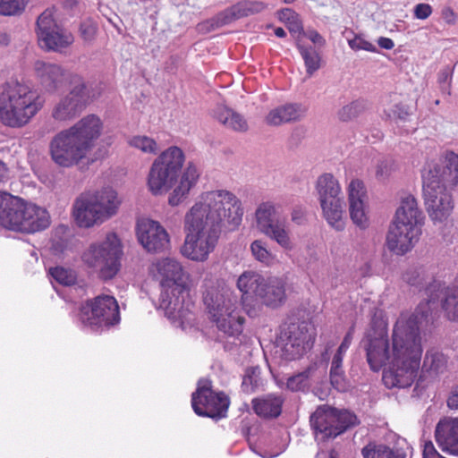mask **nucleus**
Instances as JSON below:
<instances>
[{
	"mask_svg": "<svg viewBox=\"0 0 458 458\" xmlns=\"http://www.w3.org/2000/svg\"><path fill=\"white\" fill-rule=\"evenodd\" d=\"M32 203L21 198L0 191V224L3 227L24 233L23 223L26 216L32 212Z\"/></svg>",
	"mask_w": 458,
	"mask_h": 458,
	"instance_id": "18",
	"label": "nucleus"
},
{
	"mask_svg": "<svg viewBox=\"0 0 458 458\" xmlns=\"http://www.w3.org/2000/svg\"><path fill=\"white\" fill-rule=\"evenodd\" d=\"M447 363L445 356L436 350H429L427 352L424 359L423 366L435 373L442 371Z\"/></svg>",
	"mask_w": 458,
	"mask_h": 458,
	"instance_id": "38",
	"label": "nucleus"
},
{
	"mask_svg": "<svg viewBox=\"0 0 458 458\" xmlns=\"http://www.w3.org/2000/svg\"><path fill=\"white\" fill-rule=\"evenodd\" d=\"M345 352L340 350H336L331 361L330 367V381L332 386L337 390H344L345 388V377L344 371L343 369V360Z\"/></svg>",
	"mask_w": 458,
	"mask_h": 458,
	"instance_id": "33",
	"label": "nucleus"
},
{
	"mask_svg": "<svg viewBox=\"0 0 458 458\" xmlns=\"http://www.w3.org/2000/svg\"><path fill=\"white\" fill-rule=\"evenodd\" d=\"M128 144L144 154L156 155L159 150L157 140L147 135H135L129 139Z\"/></svg>",
	"mask_w": 458,
	"mask_h": 458,
	"instance_id": "37",
	"label": "nucleus"
},
{
	"mask_svg": "<svg viewBox=\"0 0 458 458\" xmlns=\"http://www.w3.org/2000/svg\"><path fill=\"white\" fill-rule=\"evenodd\" d=\"M25 6V0H0V14L17 15L24 11Z\"/></svg>",
	"mask_w": 458,
	"mask_h": 458,
	"instance_id": "42",
	"label": "nucleus"
},
{
	"mask_svg": "<svg viewBox=\"0 0 458 458\" xmlns=\"http://www.w3.org/2000/svg\"><path fill=\"white\" fill-rule=\"evenodd\" d=\"M403 280L412 286H420L425 281V270L421 267H411L403 275Z\"/></svg>",
	"mask_w": 458,
	"mask_h": 458,
	"instance_id": "44",
	"label": "nucleus"
},
{
	"mask_svg": "<svg viewBox=\"0 0 458 458\" xmlns=\"http://www.w3.org/2000/svg\"><path fill=\"white\" fill-rule=\"evenodd\" d=\"M447 405L451 409H458V386L452 389L447 400Z\"/></svg>",
	"mask_w": 458,
	"mask_h": 458,
	"instance_id": "55",
	"label": "nucleus"
},
{
	"mask_svg": "<svg viewBox=\"0 0 458 458\" xmlns=\"http://www.w3.org/2000/svg\"><path fill=\"white\" fill-rule=\"evenodd\" d=\"M366 198V190L362 181L353 179L348 186L349 204L354 202H364Z\"/></svg>",
	"mask_w": 458,
	"mask_h": 458,
	"instance_id": "41",
	"label": "nucleus"
},
{
	"mask_svg": "<svg viewBox=\"0 0 458 458\" xmlns=\"http://www.w3.org/2000/svg\"><path fill=\"white\" fill-rule=\"evenodd\" d=\"M312 326L305 321L291 323L281 330L276 342V352L286 360L301 358L312 347L310 329Z\"/></svg>",
	"mask_w": 458,
	"mask_h": 458,
	"instance_id": "12",
	"label": "nucleus"
},
{
	"mask_svg": "<svg viewBox=\"0 0 458 458\" xmlns=\"http://www.w3.org/2000/svg\"><path fill=\"white\" fill-rule=\"evenodd\" d=\"M328 458H338L337 457V453L335 452L334 450H332L330 453H329V456Z\"/></svg>",
	"mask_w": 458,
	"mask_h": 458,
	"instance_id": "62",
	"label": "nucleus"
},
{
	"mask_svg": "<svg viewBox=\"0 0 458 458\" xmlns=\"http://www.w3.org/2000/svg\"><path fill=\"white\" fill-rule=\"evenodd\" d=\"M80 319L87 327L98 329L117 323L120 319L116 300L110 295H98L81 309Z\"/></svg>",
	"mask_w": 458,
	"mask_h": 458,
	"instance_id": "16",
	"label": "nucleus"
},
{
	"mask_svg": "<svg viewBox=\"0 0 458 458\" xmlns=\"http://www.w3.org/2000/svg\"><path fill=\"white\" fill-rule=\"evenodd\" d=\"M33 73L38 83L47 93L55 92L68 79V72L61 64L42 59L34 62Z\"/></svg>",
	"mask_w": 458,
	"mask_h": 458,
	"instance_id": "20",
	"label": "nucleus"
},
{
	"mask_svg": "<svg viewBox=\"0 0 458 458\" xmlns=\"http://www.w3.org/2000/svg\"><path fill=\"white\" fill-rule=\"evenodd\" d=\"M299 49L302 58L304 59L307 73L311 76L315 71V60L312 56V52L309 51L302 46H299Z\"/></svg>",
	"mask_w": 458,
	"mask_h": 458,
	"instance_id": "47",
	"label": "nucleus"
},
{
	"mask_svg": "<svg viewBox=\"0 0 458 458\" xmlns=\"http://www.w3.org/2000/svg\"><path fill=\"white\" fill-rule=\"evenodd\" d=\"M283 399L281 396L267 394L252 401L255 413L262 418H276L282 411Z\"/></svg>",
	"mask_w": 458,
	"mask_h": 458,
	"instance_id": "29",
	"label": "nucleus"
},
{
	"mask_svg": "<svg viewBox=\"0 0 458 458\" xmlns=\"http://www.w3.org/2000/svg\"><path fill=\"white\" fill-rule=\"evenodd\" d=\"M149 273L160 284L159 307L174 324L185 329L192 320L193 304L182 264L173 258L158 259L150 265Z\"/></svg>",
	"mask_w": 458,
	"mask_h": 458,
	"instance_id": "4",
	"label": "nucleus"
},
{
	"mask_svg": "<svg viewBox=\"0 0 458 458\" xmlns=\"http://www.w3.org/2000/svg\"><path fill=\"white\" fill-rule=\"evenodd\" d=\"M366 356L369 368L379 371L383 366L392 361V350L389 349L387 335L384 331L368 335Z\"/></svg>",
	"mask_w": 458,
	"mask_h": 458,
	"instance_id": "21",
	"label": "nucleus"
},
{
	"mask_svg": "<svg viewBox=\"0 0 458 458\" xmlns=\"http://www.w3.org/2000/svg\"><path fill=\"white\" fill-rule=\"evenodd\" d=\"M51 276L60 284L63 285H72L76 281L75 273L62 267H56L50 269Z\"/></svg>",
	"mask_w": 458,
	"mask_h": 458,
	"instance_id": "40",
	"label": "nucleus"
},
{
	"mask_svg": "<svg viewBox=\"0 0 458 458\" xmlns=\"http://www.w3.org/2000/svg\"><path fill=\"white\" fill-rule=\"evenodd\" d=\"M442 18L448 24H454L455 13L451 7H445L441 12Z\"/></svg>",
	"mask_w": 458,
	"mask_h": 458,
	"instance_id": "54",
	"label": "nucleus"
},
{
	"mask_svg": "<svg viewBox=\"0 0 458 458\" xmlns=\"http://www.w3.org/2000/svg\"><path fill=\"white\" fill-rule=\"evenodd\" d=\"M250 377H244L243 378V381H242V386L245 387L248 384V380H250Z\"/></svg>",
	"mask_w": 458,
	"mask_h": 458,
	"instance_id": "64",
	"label": "nucleus"
},
{
	"mask_svg": "<svg viewBox=\"0 0 458 458\" xmlns=\"http://www.w3.org/2000/svg\"><path fill=\"white\" fill-rule=\"evenodd\" d=\"M104 129L101 118L87 114L63 129L49 142L52 160L60 167L71 168L88 159Z\"/></svg>",
	"mask_w": 458,
	"mask_h": 458,
	"instance_id": "6",
	"label": "nucleus"
},
{
	"mask_svg": "<svg viewBox=\"0 0 458 458\" xmlns=\"http://www.w3.org/2000/svg\"><path fill=\"white\" fill-rule=\"evenodd\" d=\"M350 216L354 225L360 229L369 226V218L365 212L364 202H354L349 204Z\"/></svg>",
	"mask_w": 458,
	"mask_h": 458,
	"instance_id": "39",
	"label": "nucleus"
},
{
	"mask_svg": "<svg viewBox=\"0 0 458 458\" xmlns=\"http://www.w3.org/2000/svg\"><path fill=\"white\" fill-rule=\"evenodd\" d=\"M229 399L224 393H215L211 382L200 379L191 396V406L199 416L222 418L229 407Z\"/></svg>",
	"mask_w": 458,
	"mask_h": 458,
	"instance_id": "17",
	"label": "nucleus"
},
{
	"mask_svg": "<svg viewBox=\"0 0 458 458\" xmlns=\"http://www.w3.org/2000/svg\"><path fill=\"white\" fill-rule=\"evenodd\" d=\"M44 103L30 85L9 81L0 87V122L11 128H21L38 114Z\"/></svg>",
	"mask_w": 458,
	"mask_h": 458,
	"instance_id": "7",
	"label": "nucleus"
},
{
	"mask_svg": "<svg viewBox=\"0 0 458 458\" xmlns=\"http://www.w3.org/2000/svg\"><path fill=\"white\" fill-rule=\"evenodd\" d=\"M348 44L352 50H361L362 49V50H366L369 52L376 51V47L372 43L365 40L364 38H362L360 37L356 36L354 38L350 39L348 41Z\"/></svg>",
	"mask_w": 458,
	"mask_h": 458,
	"instance_id": "46",
	"label": "nucleus"
},
{
	"mask_svg": "<svg viewBox=\"0 0 458 458\" xmlns=\"http://www.w3.org/2000/svg\"><path fill=\"white\" fill-rule=\"evenodd\" d=\"M292 221L297 225H301L306 220L305 212L301 208H295L291 214Z\"/></svg>",
	"mask_w": 458,
	"mask_h": 458,
	"instance_id": "53",
	"label": "nucleus"
},
{
	"mask_svg": "<svg viewBox=\"0 0 458 458\" xmlns=\"http://www.w3.org/2000/svg\"><path fill=\"white\" fill-rule=\"evenodd\" d=\"M320 202L341 196V188L331 174L321 175L317 182Z\"/></svg>",
	"mask_w": 458,
	"mask_h": 458,
	"instance_id": "32",
	"label": "nucleus"
},
{
	"mask_svg": "<svg viewBox=\"0 0 458 458\" xmlns=\"http://www.w3.org/2000/svg\"><path fill=\"white\" fill-rule=\"evenodd\" d=\"M424 203L434 223L445 221L454 209L453 198L447 187L458 184V154L446 151L439 161H429L422 171Z\"/></svg>",
	"mask_w": 458,
	"mask_h": 458,
	"instance_id": "5",
	"label": "nucleus"
},
{
	"mask_svg": "<svg viewBox=\"0 0 458 458\" xmlns=\"http://www.w3.org/2000/svg\"><path fill=\"white\" fill-rule=\"evenodd\" d=\"M286 26L290 32L293 34H300L302 30V27L298 15L295 17V19L289 21L288 24H286Z\"/></svg>",
	"mask_w": 458,
	"mask_h": 458,
	"instance_id": "56",
	"label": "nucleus"
},
{
	"mask_svg": "<svg viewBox=\"0 0 458 458\" xmlns=\"http://www.w3.org/2000/svg\"><path fill=\"white\" fill-rule=\"evenodd\" d=\"M353 335H354V326H352L349 328L346 335H344L343 342L341 343V344L339 345V347L337 349L346 352L352 342Z\"/></svg>",
	"mask_w": 458,
	"mask_h": 458,
	"instance_id": "51",
	"label": "nucleus"
},
{
	"mask_svg": "<svg viewBox=\"0 0 458 458\" xmlns=\"http://www.w3.org/2000/svg\"><path fill=\"white\" fill-rule=\"evenodd\" d=\"M32 212L26 216L23 223L24 233H35L46 229L50 225V216L47 209L36 204L31 205Z\"/></svg>",
	"mask_w": 458,
	"mask_h": 458,
	"instance_id": "31",
	"label": "nucleus"
},
{
	"mask_svg": "<svg viewBox=\"0 0 458 458\" xmlns=\"http://www.w3.org/2000/svg\"><path fill=\"white\" fill-rule=\"evenodd\" d=\"M81 35L86 41H91L97 31V27L91 21L81 23L80 28Z\"/></svg>",
	"mask_w": 458,
	"mask_h": 458,
	"instance_id": "48",
	"label": "nucleus"
},
{
	"mask_svg": "<svg viewBox=\"0 0 458 458\" xmlns=\"http://www.w3.org/2000/svg\"><path fill=\"white\" fill-rule=\"evenodd\" d=\"M285 300V289L278 278H267L257 301L268 307L276 308Z\"/></svg>",
	"mask_w": 458,
	"mask_h": 458,
	"instance_id": "27",
	"label": "nucleus"
},
{
	"mask_svg": "<svg viewBox=\"0 0 458 458\" xmlns=\"http://www.w3.org/2000/svg\"><path fill=\"white\" fill-rule=\"evenodd\" d=\"M441 456L431 441L425 442L422 458H439Z\"/></svg>",
	"mask_w": 458,
	"mask_h": 458,
	"instance_id": "50",
	"label": "nucleus"
},
{
	"mask_svg": "<svg viewBox=\"0 0 458 458\" xmlns=\"http://www.w3.org/2000/svg\"><path fill=\"white\" fill-rule=\"evenodd\" d=\"M8 169L4 162L0 160V183L7 179Z\"/></svg>",
	"mask_w": 458,
	"mask_h": 458,
	"instance_id": "58",
	"label": "nucleus"
},
{
	"mask_svg": "<svg viewBox=\"0 0 458 458\" xmlns=\"http://www.w3.org/2000/svg\"><path fill=\"white\" fill-rule=\"evenodd\" d=\"M364 110V105L361 102L354 101L344 106L339 112V119L343 122L350 121L357 117Z\"/></svg>",
	"mask_w": 458,
	"mask_h": 458,
	"instance_id": "43",
	"label": "nucleus"
},
{
	"mask_svg": "<svg viewBox=\"0 0 458 458\" xmlns=\"http://www.w3.org/2000/svg\"><path fill=\"white\" fill-rule=\"evenodd\" d=\"M266 277L254 270L244 271L237 279V288L246 299L258 300L262 287L265 285Z\"/></svg>",
	"mask_w": 458,
	"mask_h": 458,
	"instance_id": "26",
	"label": "nucleus"
},
{
	"mask_svg": "<svg viewBox=\"0 0 458 458\" xmlns=\"http://www.w3.org/2000/svg\"><path fill=\"white\" fill-rule=\"evenodd\" d=\"M186 157L176 146L167 148L153 161L148 174V188L153 195H162L173 188L168 204L177 207L187 199L190 191L198 182L199 171L189 162L179 176Z\"/></svg>",
	"mask_w": 458,
	"mask_h": 458,
	"instance_id": "3",
	"label": "nucleus"
},
{
	"mask_svg": "<svg viewBox=\"0 0 458 458\" xmlns=\"http://www.w3.org/2000/svg\"><path fill=\"white\" fill-rule=\"evenodd\" d=\"M315 369L309 366L304 371L288 378L286 386L291 391H308L314 381Z\"/></svg>",
	"mask_w": 458,
	"mask_h": 458,
	"instance_id": "34",
	"label": "nucleus"
},
{
	"mask_svg": "<svg viewBox=\"0 0 458 458\" xmlns=\"http://www.w3.org/2000/svg\"><path fill=\"white\" fill-rule=\"evenodd\" d=\"M377 44L381 48L386 50H390L394 47V41L391 38L386 37H380L377 40Z\"/></svg>",
	"mask_w": 458,
	"mask_h": 458,
	"instance_id": "57",
	"label": "nucleus"
},
{
	"mask_svg": "<svg viewBox=\"0 0 458 458\" xmlns=\"http://www.w3.org/2000/svg\"><path fill=\"white\" fill-rule=\"evenodd\" d=\"M423 221L417 199L410 194L403 197L386 234L387 249L397 255L410 251L420 239Z\"/></svg>",
	"mask_w": 458,
	"mask_h": 458,
	"instance_id": "8",
	"label": "nucleus"
},
{
	"mask_svg": "<svg viewBox=\"0 0 458 458\" xmlns=\"http://www.w3.org/2000/svg\"><path fill=\"white\" fill-rule=\"evenodd\" d=\"M323 215L328 225L336 231H343L345 227V219L344 217V200L343 198L336 197L331 199L320 202Z\"/></svg>",
	"mask_w": 458,
	"mask_h": 458,
	"instance_id": "28",
	"label": "nucleus"
},
{
	"mask_svg": "<svg viewBox=\"0 0 458 458\" xmlns=\"http://www.w3.org/2000/svg\"><path fill=\"white\" fill-rule=\"evenodd\" d=\"M297 15L298 14L293 10L289 8L283 9L278 14L280 21L285 24H288L289 21L295 19Z\"/></svg>",
	"mask_w": 458,
	"mask_h": 458,
	"instance_id": "52",
	"label": "nucleus"
},
{
	"mask_svg": "<svg viewBox=\"0 0 458 458\" xmlns=\"http://www.w3.org/2000/svg\"><path fill=\"white\" fill-rule=\"evenodd\" d=\"M250 250L256 261L267 267L273 265L276 260V255L267 248L266 242L261 239L253 241L250 245Z\"/></svg>",
	"mask_w": 458,
	"mask_h": 458,
	"instance_id": "36",
	"label": "nucleus"
},
{
	"mask_svg": "<svg viewBox=\"0 0 458 458\" xmlns=\"http://www.w3.org/2000/svg\"><path fill=\"white\" fill-rule=\"evenodd\" d=\"M360 423L357 415L350 410L327 404L317 407V433L319 432L325 438H335Z\"/></svg>",
	"mask_w": 458,
	"mask_h": 458,
	"instance_id": "13",
	"label": "nucleus"
},
{
	"mask_svg": "<svg viewBox=\"0 0 458 458\" xmlns=\"http://www.w3.org/2000/svg\"><path fill=\"white\" fill-rule=\"evenodd\" d=\"M242 200L232 191L218 189L202 192L183 217V257L206 261L218 242L222 229L235 230L242 221Z\"/></svg>",
	"mask_w": 458,
	"mask_h": 458,
	"instance_id": "1",
	"label": "nucleus"
},
{
	"mask_svg": "<svg viewBox=\"0 0 458 458\" xmlns=\"http://www.w3.org/2000/svg\"><path fill=\"white\" fill-rule=\"evenodd\" d=\"M136 235L148 252H162L170 246V237L165 227L159 222L148 217L137 220Z\"/></svg>",
	"mask_w": 458,
	"mask_h": 458,
	"instance_id": "19",
	"label": "nucleus"
},
{
	"mask_svg": "<svg viewBox=\"0 0 458 458\" xmlns=\"http://www.w3.org/2000/svg\"><path fill=\"white\" fill-rule=\"evenodd\" d=\"M97 209L101 223H105L114 216L122 205V198L116 190L111 186H105L98 190L88 191Z\"/></svg>",
	"mask_w": 458,
	"mask_h": 458,
	"instance_id": "22",
	"label": "nucleus"
},
{
	"mask_svg": "<svg viewBox=\"0 0 458 458\" xmlns=\"http://www.w3.org/2000/svg\"><path fill=\"white\" fill-rule=\"evenodd\" d=\"M123 254L118 236L108 233L105 239L90 243L81 254L85 266L94 269L102 279H112L120 270Z\"/></svg>",
	"mask_w": 458,
	"mask_h": 458,
	"instance_id": "10",
	"label": "nucleus"
},
{
	"mask_svg": "<svg viewBox=\"0 0 458 458\" xmlns=\"http://www.w3.org/2000/svg\"><path fill=\"white\" fill-rule=\"evenodd\" d=\"M364 458H405L404 453L380 444H369L362 449Z\"/></svg>",
	"mask_w": 458,
	"mask_h": 458,
	"instance_id": "35",
	"label": "nucleus"
},
{
	"mask_svg": "<svg viewBox=\"0 0 458 458\" xmlns=\"http://www.w3.org/2000/svg\"><path fill=\"white\" fill-rule=\"evenodd\" d=\"M36 33L39 46L47 51L62 52L74 42L72 32L55 22L50 9L38 16Z\"/></svg>",
	"mask_w": 458,
	"mask_h": 458,
	"instance_id": "14",
	"label": "nucleus"
},
{
	"mask_svg": "<svg viewBox=\"0 0 458 458\" xmlns=\"http://www.w3.org/2000/svg\"><path fill=\"white\" fill-rule=\"evenodd\" d=\"M448 72H442L441 75H440V78H439V81L442 82L444 81H446L448 80Z\"/></svg>",
	"mask_w": 458,
	"mask_h": 458,
	"instance_id": "60",
	"label": "nucleus"
},
{
	"mask_svg": "<svg viewBox=\"0 0 458 458\" xmlns=\"http://www.w3.org/2000/svg\"><path fill=\"white\" fill-rule=\"evenodd\" d=\"M435 437L442 451L458 455V419L438 422Z\"/></svg>",
	"mask_w": 458,
	"mask_h": 458,
	"instance_id": "25",
	"label": "nucleus"
},
{
	"mask_svg": "<svg viewBox=\"0 0 458 458\" xmlns=\"http://www.w3.org/2000/svg\"><path fill=\"white\" fill-rule=\"evenodd\" d=\"M186 157L176 146L167 148L153 161L148 174V188L153 195H162L173 188L168 204L177 207L187 199L190 191L198 182L199 171L189 162L179 176Z\"/></svg>",
	"mask_w": 458,
	"mask_h": 458,
	"instance_id": "2",
	"label": "nucleus"
},
{
	"mask_svg": "<svg viewBox=\"0 0 458 458\" xmlns=\"http://www.w3.org/2000/svg\"><path fill=\"white\" fill-rule=\"evenodd\" d=\"M73 86L70 91L55 103L51 110V117L57 122L65 123L75 119L86 108L89 102L86 84L78 76H72Z\"/></svg>",
	"mask_w": 458,
	"mask_h": 458,
	"instance_id": "15",
	"label": "nucleus"
},
{
	"mask_svg": "<svg viewBox=\"0 0 458 458\" xmlns=\"http://www.w3.org/2000/svg\"><path fill=\"white\" fill-rule=\"evenodd\" d=\"M98 212L88 191L82 192L75 199L72 205V216L79 227L90 228L101 225Z\"/></svg>",
	"mask_w": 458,
	"mask_h": 458,
	"instance_id": "23",
	"label": "nucleus"
},
{
	"mask_svg": "<svg viewBox=\"0 0 458 458\" xmlns=\"http://www.w3.org/2000/svg\"><path fill=\"white\" fill-rule=\"evenodd\" d=\"M214 116L220 123L233 131H246L248 130V123L245 118L227 106H216L214 111Z\"/></svg>",
	"mask_w": 458,
	"mask_h": 458,
	"instance_id": "30",
	"label": "nucleus"
},
{
	"mask_svg": "<svg viewBox=\"0 0 458 458\" xmlns=\"http://www.w3.org/2000/svg\"><path fill=\"white\" fill-rule=\"evenodd\" d=\"M377 177H382L383 176V170L381 169V167H378L377 170Z\"/></svg>",
	"mask_w": 458,
	"mask_h": 458,
	"instance_id": "63",
	"label": "nucleus"
},
{
	"mask_svg": "<svg viewBox=\"0 0 458 458\" xmlns=\"http://www.w3.org/2000/svg\"><path fill=\"white\" fill-rule=\"evenodd\" d=\"M314 419H315V412H312L310 416V427L313 429H315V423L313 422Z\"/></svg>",
	"mask_w": 458,
	"mask_h": 458,
	"instance_id": "61",
	"label": "nucleus"
},
{
	"mask_svg": "<svg viewBox=\"0 0 458 458\" xmlns=\"http://www.w3.org/2000/svg\"><path fill=\"white\" fill-rule=\"evenodd\" d=\"M432 13V7L428 4H418L414 9L416 18L425 20Z\"/></svg>",
	"mask_w": 458,
	"mask_h": 458,
	"instance_id": "49",
	"label": "nucleus"
},
{
	"mask_svg": "<svg viewBox=\"0 0 458 458\" xmlns=\"http://www.w3.org/2000/svg\"><path fill=\"white\" fill-rule=\"evenodd\" d=\"M307 110V107L301 104H284L270 110L265 121L268 125L279 126L302 119L306 115Z\"/></svg>",
	"mask_w": 458,
	"mask_h": 458,
	"instance_id": "24",
	"label": "nucleus"
},
{
	"mask_svg": "<svg viewBox=\"0 0 458 458\" xmlns=\"http://www.w3.org/2000/svg\"><path fill=\"white\" fill-rule=\"evenodd\" d=\"M205 287L203 301L217 328L228 335L240 334L244 318L235 293L219 281L206 283Z\"/></svg>",
	"mask_w": 458,
	"mask_h": 458,
	"instance_id": "9",
	"label": "nucleus"
},
{
	"mask_svg": "<svg viewBox=\"0 0 458 458\" xmlns=\"http://www.w3.org/2000/svg\"><path fill=\"white\" fill-rule=\"evenodd\" d=\"M385 114L390 120H404L408 116V112L403 105L398 104L385 110Z\"/></svg>",
	"mask_w": 458,
	"mask_h": 458,
	"instance_id": "45",
	"label": "nucleus"
},
{
	"mask_svg": "<svg viewBox=\"0 0 458 458\" xmlns=\"http://www.w3.org/2000/svg\"><path fill=\"white\" fill-rule=\"evenodd\" d=\"M257 230L275 242L284 250H293L294 243L292 238L289 224L285 218H281L279 206L273 201L260 202L254 213Z\"/></svg>",
	"mask_w": 458,
	"mask_h": 458,
	"instance_id": "11",
	"label": "nucleus"
},
{
	"mask_svg": "<svg viewBox=\"0 0 458 458\" xmlns=\"http://www.w3.org/2000/svg\"><path fill=\"white\" fill-rule=\"evenodd\" d=\"M275 34L278 38H284L285 37L286 33L283 28H276L275 30Z\"/></svg>",
	"mask_w": 458,
	"mask_h": 458,
	"instance_id": "59",
	"label": "nucleus"
}]
</instances>
